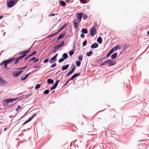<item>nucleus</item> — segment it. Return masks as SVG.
<instances>
[{
  "mask_svg": "<svg viewBox=\"0 0 149 149\" xmlns=\"http://www.w3.org/2000/svg\"><path fill=\"white\" fill-rule=\"evenodd\" d=\"M81 32L83 33L87 34L88 33L87 29H83L81 30Z\"/></svg>",
  "mask_w": 149,
  "mask_h": 149,
  "instance_id": "19",
  "label": "nucleus"
},
{
  "mask_svg": "<svg viewBox=\"0 0 149 149\" xmlns=\"http://www.w3.org/2000/svg\"><path fill=\"white\" fill-rule=\"evenodd\" d=\"M147 34L146 35V36H148V35H149V31H148L147 32Z\"/></svg>",
  "mask_w": 149,
  "mask_h": 149,
  "instance_id": "64",
  "label": "nucleus"
},
{
  "mask_svg": "<svg viewBox=\"0 0 149 149\" xmlns=\"http://www.w3.org/2000/svg\"><path fill=\"white\" fill-rule=\"evenodd\" d=\"M55 15V14H54V13H51L50 14H49V16H54Z\"/></svg>",
  "mask_w": 149,
  "mask_h": 149,
  "instance_id": "51",
  "label": "nucleus"
},
{
  "mask_svg": "<svg viewBox=\"0 0 149 149\" xmlns=\"http://www.w3.org/2000/svg\"><path fill=\"white\" fill-rule=\"evenodd\" d=\"M53 82V81L51 79H49L47 80V83L49 84H52Z\"/></svg>",
  "mask_w": 149,
  "mask_h": 149,
  "instance_id": "27",
  "label": "nucleus"
},
{
  "mask_svg": "<svg viewBox=\"0 0 149 149\" xmlns=\"http://www.w3.org/2000/svg\"><path fill=\"white\" fill-rule=\"evenodd\" d=\"M49 92V91L48 90H46L43 93L44 94H48Z\"/></svg>",
  "mask_w": 149,
  "mask_h": 149,
  "instance_id": "28",
  "label": "nucleus"
},
{
  "mask_svg": "<svg viewBox=\"0 0 149 149\" xmlns=\"http://www.w3.org/2000/svg\"><path fill=\"white\" fill-rule=\"evenodd\" d=\"M75 69L72 68V69L70 71L72 72V73H73L74 72Z\"/></svg>",
  "mask_w": 149,
  "mask_h": 149,
  "instance_id": "57",
  "label": "nucleus"
},
{
  "mask_svg": "<svg viewBox=\"0 0 149 149\" xmlns=\"http://www.w3.org/2000/svg\"><path fill=\"white\" fill-rule=\"evenodd\" d=\"M21 109V107L19 106H18L17 107V108L15 110L17 111H18V109Z\"/></svg>",
  "mask_w": 149,
  "mask_h": 149,
  "instance_id": "40",
  "label": "nucleus"
},
{
  "mask_svg": "<svg viewBox=\"0 0 149 149\" xmlns=\"http://www.w3.org/2000/svg\"><path fill=\"white\" fill-rule=\"evenodd\" d=\"M29 74H30V73H29L28 74H26L25 76H24V77L26 79L28 77V76L29 75Z\"/></svg>",
  "mask_w": 149,
  "mask_h": 149,
  "instance_id": "54",
  "label": "nucleus"
},
{
  "mask_svg": "<svg viewBox=\"0 0 149 149\" xmlns=\"http://www.w3.org/2000/svg\"><path fill=\"white\" fill-rule=\"evenodd\" d=\"M39 59L38 58H36V59L34 61V62L36 63V62L38 61H39Z\"/></svg>",
  "mask_w": 149,
  "mask_h": 149,
  "instance_id": "53",
  "label": "nucleus"
},
{
  "mask_svg": "<svg viewBox=\"0 0 149 149\" xmlns=\"http://www.w3.org/2000/svg\"><path fill=\"white\" fill-rule=\"evenodd\" d=\"M61 3L62 5L63 6H65V5L66 4L65 3V2L63 1H61Z\"/></svg>",
  "mask_w": 149,
  "mask_h": 149,
  "instance_id": "43",
  "label": "nucleus"
},
{
  "mask_svg": "<svg viewBox=\"0 0 149 149\" xmlns=\"http://www.w3.org/2000/svg\"><path fill=\"white\" fill-rule=\"evenodd\" d=\"M7 82L3 80L2 78L0 77V86H3L6 85Z\"/></svg>",
  "mask_w": 149,
  "mask_h": 149,
  "instance_id": "8",
  "label": "nucleus"
},
{
  "mask_svg": "<svg viewBox=\"0 0 149 149\" xmlns=\"http://www.w3.org/2000/svg\"><path fill=\"white\" fill-rule=\"evenodd\" d=\"M48 61L49 60L48 59H46L43 62L44 63H46L48 62Z\"/></svg>",
  "mask_w": 149,
  "mask_h": 149,
  "instance_id": "46",
  "label": "nucleus"
},
{
  "mask_svg": "<svg viewBox=\"0 0 149 149\" xmlns=\"http://www.w3.org/2000/svg\"><path fill=\"white\" fill-rule=\"evenodd\" d=\"M92 54V52L91 51H90L89 52H87L86 54V55L87 56H91Z\"/></svg>",
  "mask_w": 149,
  "mask_h": 149,
  "instance_id": "26",
  "label": "nucleus"
},
{
  "mask_svg": "<svg viewBox=\"0 0 149 149\" xmlns=\"http://www.w3.org/2000/svg\"><path fill=\"white\" fill-rule=\"evenodd\" d=\"M37 52V51H34L33 52V53L31 54L30 55V56H33V55L34 54H36Z\"/></svg>",
  "mask_w": 149,
  "mask_h": 149,
  "instance_id": "47",
  "label": "nucleus"
},
{
  "mask_svg": "<svg viewBox=\"0 0 149 149\" xmlns=\"http://www.w3.org/2000/svg\"><path fill=\"white\" fill-rule=\"evenodd\" d=\"M3 17V15H1L0 16V19H2Z\"/></svg>",
  "mask_w": 149,
  "mask_h": 149,
  "instance_id": "63",
  "label": "nucleus"
},
{
  "mask_svg": "<svg viewBox=\"0 0 149 149\" xmlns=\"http://www.w3.org/2000/svg\"><path fill=\"white\" fill-rule=\"evenodd\" d=\"M64 60V59L63 58H61L58 61L59 63H61V62L63 61Z\"/></svg>",
  "mask_w": 149,
  "mask_h": 149,
  "instance_id": "32",
  "label": "nucleus"
},
{
  "mask_svg": "<svg viewBox=\"0 0 149 149\" xmlns=\"http://www.w3.org/2000/svg\"><path fill=\"white\" fill-rule=\"evenodd\" d=\"M17 99V98H15L14 99L13 98L7 99L5 100H4L3 101L4 104L5 105V104H7L8 102H10L14 100H16Z\"/></svg>",
  "mask_w": 149,
  "mask_h": 149,
  "instance_id": "7",
  "label": "nucleus"
},
{
  "mask_svg": "<svg viewBox=\"0 0 149 149\" xmlns=\"http://www.w3.org/2000/svg\"><path fill=\"white\" fill-rule=\"evenodd\" d=\"M106 58H105L104 57H103V58H101L100 59H99V60H97V61L98 62H99L102 59H106Z\"/></svg>",
  "mask_w": 149,
  "mask_h": 149,
  "instance_id": "49",
  "label": "nucleus"
},
{
  "mask_svg": "<svg viewBox=\"0 0 149 149\" xmlns=\"http://www.w3.org/2000/svg\"><path fill=\"white\" fill-rule=\"evenodd\" d=\"M81 62L79 61H77L76 62V64L77 66L79 67L80 66L81 64Z\"/></svg>",
  "mask_w": 149,
  "mask_h": 149,
  "instance_id": "25",
  "label": "nucleus"
},
{
  "mask_svg": "<svg viewBox=\"0 0 149 149\" xmlns=\"http://www.w3.org/2000/svg\"><path fill=\"white\" fill-rule=\"evenodd\" d=\"M74 52L72 51H70L69 52V54L70 56L72 55L74 53Z\"/></svg>",
  "mask_w": 149,
  "mask_h": 149,
  "instance_id": "33",
  "label": "nucleus"
},
{
  "mask_svg": "<svg viewBox=\"0 0 149 149\" xmlns=\"http://www.w3.org/2000/svg\"><path fill=\"white\" fill-rule=\"evenodd\" d=\"M78 58L80 61H81L83 59V56H79L78 57Z\"/></svg>",
  "mask_w": 149,
  "mask_h": 149,
  "instance_id": "35",
  "label": "nucleus"
},
{
  "mask_svg": "<svg viewBox=\"0 0 149 149\" xmlns=\"http://www.w3.org/2000/svg\"><path fill=\"white\" fill-rule=\"evenodd\" d=\"M4 61H3L1 63H0V65H2L3 64H4Z\"/></svg>",
  "mask_w": 149,
  "mask_h": 149,
  "instance_id": "60",
  "label": "nucleus"
},
{
  "mask_svg": "<svg viewBox=\"0 0 149 149\" xmlns=\"http://www.w3.org/2000/svg\"><path fill=\"white\" fill-rule=\"evenodd\" d=\"M72 74V72L70 71H69L67 73L66 75L67 76H68Z\"/></svg>",
  "mask_w": 149,
  "mask_h": 149,
  "instance_id": "44",
  "label": "nucleus"
},
{
  "mask_svg": "<svg viewBox=\"0 0 149 149\" xmlns=\"http://www.w3.org/2000/svg\"><path fill=\"white\" fill-rule=\"evenodd\" d=\"M110 61H111L109 62H110V63H109V66H111L113 65H114L116 64V62H113V61L112 60H110Z\"/></svg>",
  "mask_w": 149,
  "mask_h": 149,
  "instance_id": "17",
  "label": "nucleus"
},
{
  "mask_svg": "<svg viewBox=\"0 0 149 149\" xmlns=\"http://www.w3.org/2000/svg\"><path fill=\"white\" fill-rule=\"evenodd\" d=\"M63 57L64 59H66L68 57V55L67 54L65 53L63 54Z\"/></svg>",
  "mask_w": 149,
  "mask_h": 149,
  "instance_id": "23",
  "label": "nucleus"
},
{
  "mask_svg": "<svg viewBox=\"0 0 149 149\" xmlns=\"http://www.w3.org/2000/svg\"><path fill=\"white\" fill-rule=\"evenodd\" d=\"M128 47L127 45H125L123 47V49L124 50H126L127 48Z\"/></svg>",
  "mask_w": 149,
  "mask_h": 149,
  "instance_id": "41",
  "label": "nucleus"
},
{
  "mask_svg": "<svg viewBox=\"0 0 149 149\" xmlns=\"http://www.w3.org/2000/svg\"><path fill=\"white\" fill-rule=\"evenodd\" d=\"M36 114H35L34 115H33L31 117H30L28 119V120H27V121H26V122H24L23 123V124L24 125V124L26 123H27L29 122V121H30L31 120L33 119V118H34V117L36 116Z\"/></svg>",
  "mask_w": 149,
  "mask_h": 149,
  "instance_id": "10",
  "label": "nucleus"
},
{
  "mask_svg": "<svg viewBox=\"0 0 149 149\" xmlns=\"http://www.w3.org/2000/svg\"><path fill=\"white\" fill-rule=\"evenodd\" d=\"M27 67V66H26L25 67L22 68H17L16 70H21V69H24L25 68H26Z\"/></svg>",
  "mask_w": 149,
  "mask_h": 149,
  "instance_id": "42",
  "label": "nucleus"
},
{
  "mask_svg": "<svg viewBox=\"0 0 149 149\" xmlns=\"http://www.w3.org/2000/svg\"><path fill=\"white\" fill-rule=\"evenodd\" d=\"M29 74H30V73H29L28 74H26L25 76H24V77L26 79L28 77V76L29 75Z\"/></svg>",
  "mask_w": 149,
  "mask_h": 149,
  "instance_id": "55",
  "label": "nucleus"
},
{
  "mask_svg": "<svg viewBox=\"0 0 149 149\" xmlns=\"http://www.w3.org/2000/svg\"><path fill=\"white\" fill-rule=\"evenodd\" d=\"M111 53H110V52H109L107 54V56L108 57H109L110 56V55H111Z\"/></svg>",
  "mask_w": 149,
  "mask_h": 149,
  "instance_id": "58",
  "label": "nucleus"
},
{
  "mask_svg": "<svg viewBox=\"0 0 149 149\" xmlns=\"http://www.w3.org/2000/svg\"><path fill=\"white\" fill-rule=\"evenodd\" d=\"M58 55V54H57L54 56L53 57L54 58H56V57H57Z\"/></svg>",
  "mask_w": 149,
  "mask_h": 149,
  "instance_id": "59",
  "label": "nucleus"
},
{
  "mask_svg": "<svg viewBox=\"0 0 149 149\" xmlns=\"http://www.w3.org/2000/svg\"><path fill=\"white\" fill-rule=\"evenodd\" d=\"M31 50V49H29L28 50L25 51V50L23 51L22 52L19 53L20 54H23V55L20 56V58H23V57L26 56V54L28 53Z\"/></svg>",
  "mask_w": 149,
  "mask_h": 149,
  "instance_id": "3",
  "label": "nucleus"
},
{
  "mask_svg": "<svg viewBox=\"0 0 149 149\" xmlns=\"http://www.w3.org/2000/svg\"><path fill=\"white\" fill-rule=\"evenodd\" d=\"M98 46V45L97 43H95L92 44L91 47L92 49L95 48L97 47Z\"/></svg>",
  "mask_w": 149,
  "mask_h": 149,
  "instance_id": "13",
  "label": "nucleus"
},
{
  "mask_svg": "<svg viewBox=\"0 0 149 149\" xmlns=\"http://www.w3.org/2000/svg\"><path fill=\"white\" fill-rule=\"evenodd\" d=\"M40 87V85L39 84H37L35 87V89H38Z\"/></svg>",
  "mask_w": 149,
  "mask_h": 149,
  "instance_id": "30",
  "label": "nucleus"
},
{
  "mask_svg": "<svg viewBox=\"0 0 149 149\" xmlns=\"http://www.w3.org/2000/svg\"><path fill=\"white\" fill-rule=\"evenodd\" d=\"M85 35H84L83 33H81V34L80 36L81 37V38H83L84 37Z\"/></svg>",
  "mask_w": 149,
  "mask_h": 149,
  "instance_id": "48",
  "label": "nucleus"
},
{
  "mask_svg": "<svg viewBox=\"0 0 149 149\" xmlns=\"http://www.w3.org/2000/svg\"><path fill=\"white\" fill-rule=\"evenodd\" d=\"M18 0H7V3L9 8H11L15 4Z\"/></svg>",
  "mask_w": 149,
  "mask_h": 149,
  "instance_id": "1",
  "label": "nucleus"
},
{
  "mask_svg": "<svg viewBox=\"0 0 149 149\" xmlns=\"http://www.w3.org/2000/svg\"><path fill=\"white\" fill-rule=\"evenodd\" d=\"M117 56V54L116 53H114L111 56V57L112 59H114Z\"/></svg>",
  "mask_w": 149,
  "mask_h": 149,
  "instance_id": "22",
  "label": "nucleus"
},
{
  "mask_svg": "<svg viewBox=\"0 0 149 149\" xmlns=\"http://www.w3.org/2000/svg\"><path fill=\"white\" fill-rule=\"evenodd\" d=\"M88 17L86 15H84L83 16V18L84 20H85L87 19Z\"/></svg>",
  "mask_w": 149,
  "mask_h": 149,
  "instance_id": "36",
  "label": "nucleus"
},
{
  "mask_svg": "<svg viewBox=\"0 0 149 149\" xmlns=\"http://www.w3.org/2000/svg\"><path fill=\"white\" fill-rule=\"evenodd\" d=\"M23 72V70H20L18 71L14 72H13L12 75L13 77H16L22 73Z\"/></svg>",
  "mask_w": 149,
  "mask_h": 149,
  "instance_id": "5",
  "label": "nucleus"
},
{
  "mask_svg": "<svg viewBox=\"0 0 149 149\" xmlns=\"http://www.w3.org/2000/svg\"><path fill=\"white\" fill-rule=\"evenodd\" d=\"M36 59V58L33 57L32 58H31L29 60V61L31 62V61H34Z\"/></svg>",
  "mask_w": 149,
  "mask_h": 149,
  "instance_id": "34",
  "label": "nucleus"
},
{
  "mask_svg": "<svg viewBox=\"0 0 149 149\" xmlns=\"http://www.w3.org/2000/svg\"><path fill=\"white\" fill-rule=\"evenodd\" d=\"M87 44V41L86 40H85L83 42V46H85Z\"/></svg>",
  "mask_w": 149,
  "mask_h": 149,
  "instance_id": "37",
  "label": "nucleus"
},
{
  "mask_svg": "<svg viewBox=\"0 0 149 149\" xmlns=\"http://www.w3.org/2000/svg\"><path fill=\"white\" fill-rule=\"evenodd\" d=\"M22 59V58H20V57H19L18 58H17L15 60V61L14 63V64H16V63H17L19 62V60L21 59Z\"/></svg>",
  "mask_w": 149,
  "mask_h": 149,
  "instance_id": "24",
  "label": "nucleus"
},
{
  "mask_svg": "<svg viewBox=\"0 0 149 149\" xmlns=\"http://www.w3.org/2000/svg\"><path fill=\"white\" fill-rule=\"evenodd\" d=\"M56 63L53 64L51 66V67L52 68H54V67H55V66H56Z\"/></svg>",
  "mask_w": 149,
  "mask_h": 149,
  "instance_id": "39",
  "label": "nucleus"
},
{
  "mask_svg": "<svg viewBox=\"0 0 149 149\" xmlns=\"http://www.w3.org/2000/svg\"><path fill=\"white\" fill-rule=\"evenodd\" d=\"M31 57V56H30V55L28 56H26V58H25V60H26L27 59H28V58H29V57Z\"/></svg>",
  "mask_w": 149,
  "mask_h": 149,
  "instance_id": "61",
  "label": "nucleus"
},
{
  "mask_svg": "<svg viewBox=\"0 0 149 149\" xmlns=\"http://www.w3.org/2000/svg\"><path fill=\"white\" fill-rule=\"evenodd\" d=\"M21 79L22 80H25L26 79L25 78V77H24V75H22V77H21Z\"/></svg>",
  "mask_w": 149,
  "mask_h": 149,
  "instance_id": "38",
  "label": "nucleus"
},
{
  "mask_svg": "<svg viewBox=\"0 0 149 149\" xmlns=\"http://www.w3.org/2000/svg\"><path fill=\"white\" fill-rule=\"evenodd\" d=\"M96 33V28L95 27H92L90 31V34L92 36H93Z\"/></svg>",
  "mask_w": 149,
  "mask_h": 149,
  "instance_id": "6",
  "label": "nucleus"
},
{
  "mask_svg": "<svg viewBox=\"0 0 149 149\" xmlns=\"http://www.w3.org/2000/svg\"><path fill=\"white\" fill-rule=\"evenodd\" d=\"M102 38L100 37H99L97 39V41L99 43H101L102 42Z\"/></svg>",
  "mask_w": 149,
  "mask_h": 149,
  "instance_id": "20",
  "label": "nucleus"
},
{
  "mask_svg": "<svg viewBox=\"0 0 149 149\" xmlns=\"http://www.w3.org/2000/svg\"><path fill=\"white\" fill-rule=\"evenodd\" d=\"M118 46L119 45L115 46L113 48V49L114 50V51H116L118 49V48L119 47Z\"/></svg>",
  "mask_w": 149,
  "mask_h": 149,
  "instance_id": "29",
  "label": "nucleus"
},
{
  "mask_svg": "<svg viewBox=\"0 0 149 149\" xmlns=\"http://www.w3.org/2000/svg\"><path fill=\"white\" fill-rule=\"evenodd\" d=\"M114 51V50L113 49V48H112L109 52L110 53H111V54L113 53V52Z\"/></svg>",
  "mask_w": 149,
  "mask_h": 149,
  "instance_id": "52",
  "label": "nucleus"
},
{
  "mask_svg": "<svg viewBox=\"0 0 149 149\" xmlns=\"http://www.w3.org/2000/svg\"><path fill=\"white\" fill-rule=\"evenodd\" d=\"M66 24H65L64 25L61 27V28L59 29V30L58 31V32H59L61 31L63 29H64V28L65 27V26H66Z\"/></svg>",
  "mask_w": 149,
  "mask_h": 149,
  "instance_id": "21",
  "label": "nucleus"
},
{
  "mask_svg": "<svg viewBox=\"0 0 149 149\" xmlns=\"http://www.w3.org/2000/svg\"><path fill=\"white\" fill-rule=\"evenodd\" d=\"M110 61V60L107 59L106 61H104L103 63L101 64V65L102 66L106 64L107 63L109 62Z\"/></svg>",
  "mask_w": 149,
  "mask_h": 149,
  "instance_id": "18",
  "label": "nucleus"
},
{
  "mask_svg": "<svg viewBox=\"0 0 149 149\" xmlns=\"http://www.w3.org/2000/svg\"><path fill=\"white\" fill-rule=\"evenodd\" d=\"M71 67L72 68L75 69L76 68V67L74 64H72L71 65Z\"/></svg>",
  "mask_w": 149,
  "mask_h": 149,
  "instance_id": "45",
  "label": "nucleus"
},
{
  "mask_svg": "<svg viewBox=\"0 0 149 149\" xmlns=\"http://www.w3.org/2000/svg\"><path fill=\"white\" fill-rule=\"evenodd\" d=\"M29 74H30V73H29L28 74H26L25 76H24V77L26 79L28 77V76L29 75Z\"/></svg>",
  "mask_w": 149,
  "mask_h": 149,
  "instance_id": "56",
  "label": "nucleus"
},
{
  "mask_svg": "<svg viewBox=\"0 0 149 149\" xmlns=\"http://www.w3.org/2000/svg\"><path fill=\"white\" fill-rule=\"evenodd\" d=\"M56 58H54L53 57H52V58H51L50 60L49 61V62L51 63H52L54 62H56Z\"/></svg>",
  "mask_w": 149,
  "mask_h": 149,
  "instance_id": "15",
  "label": "nucleus"
},
{
  "mask_svg": "<svg viewBox=\"0 0 149 149\" xmlns=\"http://www.w3.org/2000/svg\"><path fill=\"white\" fill-rule=\"evenodd\" d=\"M56 87L55 86H54L51 87V90H53L54 89L56 88Z\"/></svg>",
  "mask_w": 149,
  "mask_h": 149,
  "instance_id": "50",
  "label": "nucleus"
},
{
  "mask_svg": "<svg viewBox=\"0 0 149 149\" xmlns=\"http://www.w3.org/2000/svg\"><path fill=\"white\" fill-rule=\"evenodd\" d=\"M74 26L75 28H77L79 25V24L78 23V22L77 19H74L73 21Z\"/></svg>",
  "mask_w": 149,
  "mask_h": 149,
  "instance_id": "11",
  "label": "nucleus"
},
{
  "mask_svg": "<svg viewBox=\"0 0 149 149\" xmlns=\"http://www.w3.org/2000/svg\"><path fill=\"white\" fill-rule=\"evenodd\" d=\"M80 74L79 73H77L76 74H74L70 78V80H73L76 77H77V76L80 75Z\"/></svg>",
  "mask_w": 149,
  "mask_h": 149,
  "instance_id": "9",
  "label": "nucleus"
},
{
  "mask_svg": "<svg viewBox=\"0 0 149 149\" xmlns=\"http://www.w3.org/2000/svg\"><path fill=\"white\" fill-rule=\"evenodd\" d=\"M65 34V33L63 32L58 37L57 40H58L61 38H63Z\"/></svg>",
  "mask_w": 149,
  "mask_h": 149,
  "instance_id": "14",
  "label": "nucleus"
},
{
  "mask_svg": "<svg viewBox=\"0 0 149 149\" xmlns=\"http://www.w3.org/2000/svg\"><path fill=\"white\" fill-rule=\"evenodd\" d=\"M64 44V41H63L62 42V43L61 44H59V45H57L55 46L54 47V48L55 49H57L58 48H61L62 47V46Z\"/></svg>",
  "mask_w": 149,
  "mask_h": 149,
  "instance_id": "12",
  "label": "nucleus"
},
{
  "mask_svg": "<svg viewBox=\"0 0 149 149\" xmlns=\"http://www.w3.org/2000/svg\"><path fill=\"white\" fill-rule=\"evenodd\" d=\"M15 60V58H14L8 59L6 60V61H4V65L5 66V68H7L8 69L7 67V65L9 63H12L13 61Z\"/></svg>",
  "mask_w": 149,
  "mask_h": 149,
  "instance_id": "2",
  "label": "nucleus"
},
{
  "mask_svg": "<svg viewBox=\"0 0 149 149\" xmlns=\"http://www.w3.org/2000/svg\"><path fill=\"white\" fill-rule=\"evenodd\" d=\"M70 80H68L67 81H66V83L65 84V85H66V84H67L70 81Z\"/></svg>",
  "mask_w": 149,
  "mask_h": 149,
  "instance_id": "62",
  "label": "nucleus"
},
{
  "mask_svg": "<svg viewBox=\"0 0 149 149\" xmlns=\"http://www.w3.org/2000/svg\"><path fill=\"white\" fill-rule=\"evenodd\" d=\"M69 67V64L63 66L62 68V70H65L67 69Z\"/></svg>",
  "mask_w": 149,
  "mask_h": 149,
  "instance_id": "16",
  "label": "nucleus"
},
{
  "mask_svg": "<svg viewBox=\"0 0 149 149\" xmlns=\"http://www.w3.org/2000/svg\"><path fill=\"white\" fill-rule=\"evenodd\" d=\"M59 81L60 80H58L57 81H56L54 86H55L56 87Z\"/></svg>",
  "mask_w": 149,
  "mask_h": 149,
  "instance_id": "31",
  "label": "nucleus"
},
{
  "mask_svg": "<svg viewBox=\"0 0 149 149\" xmlns=\"http://www.w3.org/2000/svg\"><path fill=\"white\" fill-rule=\"evenodd\" d=\"M84 14L82 13H77L76 14V17L79 20V22L81 21L82 15Z\"/></svg>",
  "mask_w": 149,
  "mask_h": 149,
  "instance_id": "4",
  "label": "nucleus"
}]
</instances>
